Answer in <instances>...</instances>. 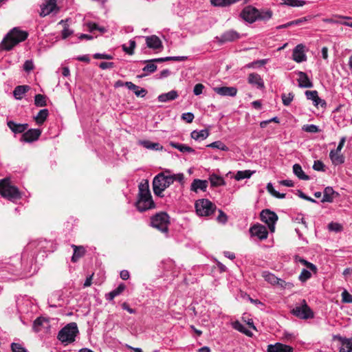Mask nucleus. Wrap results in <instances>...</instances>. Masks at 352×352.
Returning a JSON list of instances; mask_svg holds the SVG:
<instances>
[{
  "label": "nucleus",
  "mask_w": 352,
  "mask_h": 352,
  "mask_svg": "<svg viewBox=\"0 0 352 352\" xmlns=\"http://www.w3.org/2000/svg\"><path fill=\"white\" fill-rule=\"evenodd\" d=\"M209 180L212 186L217 187L226 185L224 179L216 174H212L209 177Z\"/></svg>",
  "instance_id": "f704fd0d"
},
{
  "label": "nucleus",
  "mask_w": 352,
  "mask_h": 352,
  "mask_svg": "<svg viewBox=\"0 0 352 352\" xmlns=\"http://www.w3.org/2000/svg\"><path fill=\"white\" fill-rule=\"evenodd\" d=\"M30 87L28 85H19L16 87L13 91L14 96L16 99H21L23 94H25Z\"/></svg>",
  "instance_id": "4c0bfd02"
},
{
  "label": "nucleus",
  "mask_w": 352,
  "mask_h": 352,
  "mask_svg": "<svg viewBox=\"0 0 352 352\" xmlns=\"http://www.w3.org/2000/svg\"><path fill=\"white\" fill-rule=\"evenodd\" d=\"M342 301L346 303H352V295H351L347 291L344 290L342 293Z\"/></svg>",
  "instance_id": "0e129e2a"
},
{
  "label": "nucleus",
  "mask_w": 352,
  "mask_h": 352,
  "mask_svg": "<svg viewBox=\"0 0 352 352\" xmlns=\"http://www.w3.org/2000/svg\"><path fill=\"white\" fill-rule=\"evenodd\" d=\"M261 219L263 222L267 224L271 231H274V225L278 220V215L269 209H265L261 212Z\"/></svg>",
  "instance_id": "1a4fd4ad"
},
{
  "label": "nucleus",
  "mask_w": 352,
  "mask_h": 352,
  "mask_svg": "<svg viewBox=\"0 0 352 352\" xmlns=\"http://www.w3.org/2000/svg\"><path fill=\"white\" fill-rule=\"evenodd\" d=\"M291 313L296 317L303 320L311 319L314 317L313 311L308 306L305 299L297 303L292 309Z\"/></svg>",
  "instance_id": "6e6552de"
},
{
  "label": "nucleus",
  "mask_w": 352,
  "mask_h": 352,
  "mask_svg": "<svg viewBox=\"0 0 352 352\" xmlns=\"http://www.w3.org/2000/svg\"><path fill=\"white\" fill-rule=\"evenodd\" d=\"M188 57L182 56H166L163 58H153L151 60H144V63H150V62H155V63H162L168 60H175V61H184L187 60Z\"/></svg>",
  "instance_id": "cd10ccee"
},
{
  "label": "nucleus",
  "mask_w": 352,
  "mask_h": 352,
  "mask_svg": "<svg viewBox=\"0 0 352 352\" xmlns=\"http://www.w3.org/2000/svg\"><path fill=\"white\" fill-rule=\"evenodd\" d=\"M305 96L308 100H311L313 101V104H314L316 100L318 99V91L313 90V91H305Z\"/></svg>",
  "instance_id": "4d7b16f0"
},
{
  "label": "nucleus",
  "mask_w": 352,
  "mask_h": 352,
  "mask_svg": "<svg viewBox=\"0 0 352 352\" xmlns=\"http://www.w3.org/2000/svg\"><path fill=\"white\" fill-rule=\"evenodd\" d=\"M263 277L266 281L272 285L278 284L279 280H280V279L278 278L274 274L269 272H263Z\"/></svg>",
  "instance_id": "79ce46f5"
},
{
  "label": "nucleus",
  "mask_w": 352,
  "mask_h": 352,
  "mask_svg": "<svg viewBox=\"0 0 352 352\" xmlns=\"http://www.w3.org/2000/svg\"><path fill=\"white\" fill-rule=\"evenodd\" d=\"M272 16V12L270 10H258V20L268 21Z\"/></svg>",
  "instance_id": "c03bdc74"
},
{
  "label": "nucleus",
  "mask_w": 352,
  "mask_h": 352,
  "mask_svg": "<svg viewBox=\"0 0 352 352\" xmlns=\"http://www.w3.org/2000/svg\"><path fill=\"white\" fill-rule=\"evenodd\" d=\"M240 38V34L234 30H230L219 36H216L215 39L219 44H223L227 42H232Z\"/></svg>",
  "instance_id": "9b49d317"
},
{
  "label": "nucleus",
  "mask_w": 352,
  "mask_h": 352,
  "mask_svg": "<svg viewBox=\"0 0 352 352\" xmlns=\"http://www.w3.org/2000/svg\"><path fill=\"white\" fill-rule=\"evenodd\" d=\"M240 16L244 21L252 23L258 20V9L252 6H248L242 10Z\"/></svg>",
  "instance_id": "9d476101"
},
{
  "label": "nucleus",
  "mask_w": 352,
  "mask_h": 352,
  "mask_svg": "<svg viewBox=\"0 0 352 352\" xmlns=\"http://www.w3.org/2000/svg\"><path fill=\"white\" fill-rule=\"evenodd\" d=\"M178 98L177 91L172 90L168 93L162 94L158 96L157 100L161 102H166L168 101L174 100Z\"/></svg>",
  "instance_id": "a878e982"
},
{
  "label": "nucleus",
  "mask_w": 352,
  "mask_h": 352,
  "mask_svg": "<svg viewBox=\"0 0 352 352\" xmlns=\"http://www.w3.org/2000/svg\"><path fill=\"white\" fill-rule=\"evenodd\" d=\"M59 23H64L65 25L64 28L61 32V36L63 39L67 38L73 34V31L68 28L67 25L65 23L63 20L60 21Z\"/></svg>",
  "instance_id": "6e6d98bb"
},
{
  "label": "nucleus",
  "mask_w": 352,
  "mask_h": 352,
  "mask_svg": "<svg viewBox=\"0 0 352 352\" xmlns=\"http://www.w3.org/2000/svg\"><path fill=\"white\" fill-rule=\"evenodd\" d=\"M294 174L301 180H309V177L305 173L301 166L298 164H295L293 166Z\"/></svg>",
  "instance_id": "473e14b6"
},
{
  "label": "nucleus",
  "mask_w": 352,
  "mask_h": 352,
  "mask_svg": "<svg viewBox=\"0 0 352 352\" xmlns=\"http://www.w3.org/2000/svg\"><path fill=\"white\" fill-rule=\"evenodd\" d=\"M170 173V169H165L154 177L152 185L153 193L155 196L160 198L165 196L164 190L173 184Z\"/></svg>",
  "instance_id": "f03ea898"
},
{
  "label": "nucleus",
  "mask_w": 352,
  "mask_h": 352,
  "mask_svg": "<svg viewBox=\"0 0 352 352\" xmlns=\"http://www.w3.org/2000/svg\"><path fill=\"white\" fill-rule=\"evenodd\" d=\"M170 177L172 178L173 183L175 181H177L181 184L184 183V175L183 173L170 174Z\"/></svg>",
  "instance_id": "680f3d73"
},
{
  "label": "nucleus",
  "mask_w": 352,
  "mask_h": 352,
  "mask_svg": "<svg viewBox=\"0 0 352 352\" xmlns=\"http://www.w3.org/2000/svg\"><path fill=\"white\" fill-rule=\"evenodd\" d=\"M146 43L148 47L157 50L162 47L161 40L155 35L146 37Z\"/></svg>",
  "instance_id": "5701e85b"
},
{
  "label": "nucleus",
  "mask_w": 352,
  "mask_h": 352,
  "mask_svg": "<svg viewBox=\"0 0 352 352\" xmlns=\"http://www.w3.org/2000/svg\"><path fill=\"white\" fill-rule=\"evenodd\" d=\"M250 232L252 236H256L261 240L267 239L268 236L267 228L260 224L252 226L250 229Z\"/></svg>",
  "instance_id": "4468645a"
},
{
  "label": "nucleus",
  "mask_w": 352,
  "mask_h": 352,
  "mask_svg": "<svg viewBox=\"0 0 352 352\" xmlns=\"http://www.w3.org/2000/svg\"><path fill=\"white\" fill-rule=\"evenodd\" d=\"M12 352H28L21 344L12 342L10 345Z\"/></svg>",
  "instance_id": "bf43d9fd"
},
{
  "label": "nucleus",
  "mask_w": 352,
  "mask_h": 352,
  "mask_svg": "<svg viewBox=\"0 0 352 352\" xmlns=\"http://www.w3.org/2000/svg\"><path fill=\"white\" fill-rule=\"evenodd\" d=\"M205 88L204 85L201 83L196 84L193 89V93L195 96H199L202 94L204 89Z\"/></svg>",
  "instance_id": "e2e57ef3"
},
{
  "label": "nucleus",
  "mask_w": 352,
  "mask_h": 352,
  "mask_svg": "<svg viewBox=\"0 0 352 352\" xmlns=\"http://www.w3.org/2000/svg\"><path fill=\"white\" fill-rule=\"evenodd\" d=\"M49 326V322L45 318L39 317L37 318L33 323V329L35 332H39L41 331V327L47 328Z\"/></svg>",
  "instance_id": "c756f323"
},
{
  "label": "nucleus",
  "mask_w": 352,
  "mask_h": 352,
  "mask_svg": "<svg viewBox=\"0 0 352 352\" xmlns=\"http://www.w3.org/2000/svg\"><path fill=\"white\" fill-rule=\"evenodd\" d=\"M28 36L27 32L21 30L18 28H14L3 38L1 46L2 49L9 51L20 42L25 41Z\"/></svg>",
  "instance_id": "7ed1b4c3"
},
{
  "label": "nucleus",
  "mask_w": 352,
  "mask_h": 352,
  "mask_svg": "<svg viewBox=\"0 0 352 352\" xmlns=\"http://www.w3.org/2000/svg\"><path fill=\"white\" fill-rule=\"evenodd\" d=\"M125 86L129 89L133 91L137 97L143 98L147 94V90L144 88H140L138 85L133 84L131 82H125Z\"/></svg>",
  "instance_id": "4be33fe9"
},
{
  "label": "nucleus",
  "mask_w": 352,
  "mask_h": 352,
  "mask_svg": "<svg viewBox=\"0 0 352 352\" xmlns=\"http://www.w3.org/2000/svg\"><path fill=\"white\" fill-rule=\"evenodd\" d=\"M248 82L253 86H256L258 89L265 88L264 81L261 76L256 73H251L248 75Z\"/></svg>",
  "instance_id": "6ab92c4d"
},
{
  "label": "nucleus",
  "mask_w": 352,
  "mask_h": 352,
  "mask_svg": "<svg viewBox=\"0 0 352 352\" xmlns=\"http://www.w3.org/2000/svg\"><path fill=\"white\" fill-rule=\"evenodd\" d=\"M194 118V114L191 112L184 113L182 116V118L188 123H191Z\"/></svg>",
  "instance_id": "69168bd1"
},
{
  "label": "nucleus",
  "mask_w": 352,
  "mask_h": 352,
  "mask_svg": "<svg viewBox=\"0 0 352 352\" xmlns=\"http://www.w3.org/2000/svg\"><path fill=\"white\" fill-rule=\"evenodd\" d=\"M40 16H45L53 12H56L58 8L56 5V0H45L41 6Z\"/></svg>",
  "instance_id": "f8f14e48"
},
{
  "label": "nucleus",
  "mask_w": 352,
  "mask_h": 352,
  "mask_svg": "<svg viewBox=\"0 0 352 352\" xmlns=\"http://www.w3.org/2000/svg\"><path fill=\"white\" fill-rule=\"evenodd\" d=\"M78 333L76 323L71 322L64 327L58 334V338L62 342L72 343Z\"/></svg>",
  "instance_id": "0eeeda50"
},
{
  "label": "nucleus",
  "mask_w": 352,
  "mask_h": 352,
  "mask_svg": "<svg viewBox=\"0 0 352 352\" xmlns=\"http://www.w3.org/2000/svg\"><path fill=\"white\" fill-rule=\"evenodd\" d=\"M53 252L52 243L47 240H36L30 242L25 248L21 255L22 265L25 261L32 265L34 262H37L38 257L43 259L47 252Z\"/></svg>",
  "instance_id": "f257e3e1"
},
{
  "label": "nucleus",
  "mask_w": 352,
  "mask_h": 352,
  "mask_svg": "<svg viewBox=\"0 0 352 352\" xmlns=\"http://www.w3.org/2000/svg\"><path fill=\"white\" fill-rule=\"evenodd\" d=\"M283 4L292 7H301L305 5L306 2L302 0H282Z\"/></svg>",
  "instance_id": "49530a36"
},
{
  "label": "nucleus",
  "mask_w": 352,
  "mask_h": 352,
  "mask_svg": "<svg viewBox=\"0 0 352 352\" xmlns=\"http://www.w3.org/2000/svg\"><path fill=\"white\" fill-rule=\"evenodd\" d=\"M219 214L217 218L218 222L221 223H226V221H228L227 215L221 210H219Z\"/></svg>",
  "instance_id": "338daca9"
},
{
  "label": "nucleus",
  "mask_w": 352,
  "mask_h": 352,
  "mask_svg": "<svg viewBox=\"0 0 352 352\" xmlns=\"http://www.w3.org/2000/svg\"><path fill=\"white\" fill-rule=\"evenodd\" d=\"M0 195L12 201L21 197L19 188L11 184L9 177L0 179Z\"/></svg>",
  "instance_id": "20e7f679"
},
{
  "label": "nucleus",
  "mask_w": 352,
  "mask_h": 352,
  "mask_svg": "<svg viewBox=\"0 0 352 352\" xmlns=\"http://www.w3.org/2000/svg\"><path fill=\"white\" fill-rule=\"evenodd\" d=\"M34 104L37 107H45L46 104L45 96L41 94H36L34 97Z\"/></svg>",
  "instance_id": "09e8293b"
},
{
  "label": "nucleus",
  "mask_w": 352,
  "mask_h": 352,
  "mask_svg": "<svg viewBox=\"0 0 352 352\" xmlns=\"http://www.w3.org/2000/svg\"><path fill=\"white\" fill-rule=\"evenodd\" d=\"M41 134L40 129H32L25 132L21 140L25 142H32L38 139Z\"/></svg>",
  "instance_id": "dca6fc26"
},
{
  "label": "nucleus",
  "mask_w": 352,
  "mask_h": 352,
  "mask_svg": "<svg viewBox=\"0 0 352 352\" xmlns=\"http://www.w3.org/2000/svg\"><path fill=\"white\" fill-rule=\"evenodd\" d=\"M49 115V111L47 109H43L39 111L37 116L35 117V120L38 124H42L47 119Z\"/></svg>",
  "instance_id": "a19ab883"
},
{
  "label": "nucleus",
  "mask_w": 352,
  "mask_h": 352,
  "mask_svg": "<svg viewBox=\"0 0 352 352\" xmlns=\"http://www.w3.org/2000/svg\"><path fill=\"white\" fill-rule=\"evenodd\" d=\"M195 208L196 213L199 217H209L217 209L214 204L208 199H200L195 201Z\"/></svg>",
  "instance_id": "423d86ee"
},
{
  "label": "nucleus",
  "mask_w": 352,
  "mask_h": 352,
  "mask_svg": "<svg viewBox=\"0 0 352 352\" xmlns=\"http://www.w3.org/2000/svg\"><path fill=\"white\" fill-rule=\"evenodd\" d=\"M170 145L175 148L178 149L182 153H193L195 152V150L191 148L190 146H188L185 144L170 142Z\"/></svg>",
  "instance_id": "58836bf2"
},
{
  "label": "nucleus",
  "mask_w": 352,
  "mask_h": 352,
  "mask_svg": "<svg viewBox=\"0 0 352 352\" xmlns=\"http://www.w3.org/2000/svg\"><path fill=\"white\" fill-rule=\"evenodd\" d=\"M336 192L334 191L332 187L328 186L326 187L323 192V197L321 200V202H329L331 203L333 201V195Z\"/></svg>",
  "instance_id": "7c9ffc66"
},
{
  "label": "nucleus",
  "mask_w": 352,
  "mask_h": 352,
  "mask_svg": "<svg viewBox=\"0 0 352 352\" xmlns=\"http://www.w3.org/2000/svg\"><path fill=\"white\" fill-rule=\"evenodd\" d=\"M313 168H314V170H317V171H322V172L325 171L324 164H323V162L322 161H320V160H316L314 162V165H313Z\"/></svg>",
  "instance_id": "052dcab7"
},
{
  "label": "nucleus",
  "mask_w": 352,
  "mask_h": 352,
  "mask_svg": "<svg viewBox=\"0 0 352 352\" xmlns=\"http://www.w3.org/2000/svg\"><path fill=\"white\" fill-rule=\"evenodd\" d=\"M294 261L296 263H300L302 265H305L308 268L310 271L313 272L314 273L317 272V267L314 265L313 263L307 261V260L304 259L303 258L300 257L298 255H296L294 256Z\"/></svg>",
  "instance_id": "72a5a7b5"
},
{
  "label": "nucleus",
  "mask_w": 352,
  "mask_h": 352,
  "mask_svg": "<svg viewBox=\"0 0 352 352\" xmlns=\"http://www.w3.org/2000/svg\"><path fill=\"white\" fill-rule=\"evenodd\" d=\"M136 46L135 41L133 40L129 41V47H126L125 45H122L123 51L129 55H132L134 53V49Z\"/></svg>",
  "instance_id": "3c124183"
},
{
  "label": "nucleus",
  "mask_w": 352,
  "mask_h": 352,
  "mask_svg": "<svg viewBox=\"0 0 352 352\" xmlns=\"http://www.w3.org/2000/svg\"><path fill=\"white\" fill-rule=\"evenodd\" d=\"M302 130L311 133H316L320 132V129L315 124H305L302 127Z\"/></svg>",
  "instance_id": "de8ad7c7"
},
{
  "label": "nucleus",
  "mask_w": 352,
  "mask_h": 352,
  "mask_svg": "<svg viewBox=\"0 0 352 352\" xmlns=\"http://www.w3.org/2000/svg\"><path fill=\"white\" fill-rule=\"evenodd\" d=\"M208 187V181L202 180L199 179H195L191 185L190 190L195 192H197L199 190L205 192Z\"/></svg>",
  "instance_id": "412c9836"
},
{
  "label": "nucleus",
  "mask_w": 352,
  "mask_h": 352,
  "mask_svg": "<svg viewBox=\"0 0 352 352\" xmlns=\"http://www.w3.org/2000/svg\"><path fill=\"white\" fill-rule=\"evenodd\" d=\"M137 209L140 212H144L147 210L154 208L155 205L151 198H138L135 204Z\"/></svg>",
  "instance_id": "ddd939ff"
},
{
  "label": "nucleus",
  "mask_w": 352,
  "mask_h": 352,
  "mask_svg": "<svg viewBox=\"0 0 352 352\" xmlns=\"http://www.w3.org/2000/svg\"><path fill=\"white\" fill-rule=\"evenodd\" d=\"M298 75V82L300 87L311 88L313 87V83L309 80L306 73L303 72H299Z\"/></svg>",
  "instance_id": "b1692460"
},
{
  "label": "nucleus",
  "mask_w": 352,
  "mask_h": 352,
  "mask_svg": "<svg viewBox=\"0 0 352 352\" xmlns=\"http://www.w3.org/2000/svg\"><path fill=\"white\" fill-rule=\"evenodd\" d=\"M253 173H254L253 171H251L250 170H239L236 172V175H234V179L236 181H240L243 179H248L252 176Z\"/></svg>",
  "instance_id": "37998d69"
},
{
  "label": "nucleus",
  "mask_w": 352,
  "mask_h": 352,
  "mask_svg": "<svg viewBox=\"0 0 352 352\" xmlns=\"http://www.w3.org/2000/svg\"><path fill=\"white\" fill-rule=\"evenodd\" d=\"M214 91L222 96L234 97L237 94V89L234 87H216L213 88Z\"/></svg>",
  "instance_id": "f3484780"
},
{
  "label": "nucleus",
  "mask_w": 352,
  "mask_h": 352,
  "mask_svg": "<svg viewBox=\"0 0 352 352\" xmlns=\"http://www.w3.org/2000/svg\"><path fill=\"white\" fill-rule=\"evenodd\" d=\"M154 62L147 63L148 64L142 69L146 72L144 75L152 74L157 69V65L153 63Z\"/></svg>",
  "instance_id": "864d4df0"
},
{
  "label": "nucleus",
  "mask_w": 352,
  "mask_h": 352,
  "mask_svg": "<svg viewBox=\"0 0 352 352\" xmlns=\"http://www.w3.org/2000/svg\"><path fill=\"white\" fill-rule=\"evenodd\" d=\"M209 134V131L207 129L195 130L191 133V138L195 140H205L208 137Z\"/></svg>",
  "instance_id": "c9c22d12"
},
{
  "label": "nucleus",
  "mask_w": 352,
  "mask_h": 352,
  "mask_svg": "<svg viewBox=\"0 0 352 352\" xmlns=\"http://www.w3.org/2000/svg\"><path fill=\"white\" fill-rule=\"evenodd\" d=\"M292 58L296 63H302L307 60V56L305 53V46L302 44H299L295 47L293 50Z\"/></svg>",
  "instance_id": "2eb2a0df"
},
{
  "label": "nucleus",
  "mask_w": 352,
  "mask_h": 352,
  "mask_svg": "<svg viewBox=\"0 0 352 352\" xmlns=\"http://www.w3.org/2000/svg\"><path fill=\"white\" fill-rule=\"evenodd\" d=\"M341 344L339 348L340 352H352V337L351 338H342L340 336H335Z\"/></svg>",
  "instance_id": "aec40b11"
},
{
  "label": "nucleus",
  "mask_w": 352,
  "mask_h": 352,
  "mask_svg": "<svg viewBox=\"0 0 352 352\" xmlns=\"http://www.w3.org/2000/svg\"><path fill=\"white\" fill-rule=\"evenodd\" d=\"M139 143L147 149L153 151H162L163 149V146L157 142H152L149 140H142L140 141Z\"/></svg>",
  "instance_id": "2f4dec72"
},
{
  "label": "nucleus",
  "mask_w": 352,
  "mask_h": 352,
  "mask_svg": "<svg viewBox=\"0 0 352 352\" xmlns=\"http://www.w3.org/2000/svg\"><path fill=\"white\" fill-rule=\"evenodd\" d=\"M337 152L336 150H331L329 153V157L333 165L338 166L344 162V157L343 155Z\"/></svg>",
  "instance_id": "bb28decb"
},
{
  "label": "nucleus",
  "mask_w": 352,
  "mask_h": 352,
  "mask_svg": "<svg viewBox=\"0 0 352 352\" xmlns=\"http://www.w3.org/2000/svg\"><path fill=\"white\" fill-rule=\"evenodd\" d=\"M207 147L217 148L223 151H228L229 148L221 141L218 140L207 145Z\"/></svg>",
  "instance_id": "a18cd8bd"
},
{
  "label": "nucleus",
  "mask_w": 352,
  "mask_h": 352,
  "mask_svg": "<svg viewBox=\"0 0 352 352\" xmlns=\"http://www.w3.org/2000/svg\"><path fill=\"white\" fill-rule=\"evenodd\" d=\"M294 98V95L292 93H289L288 94H283L281 95V98L283 101V104L285 106H289L292 102Z\"/></svg>",
  "instance_id": "603ef678"
},
{
  "label": "nucleus",
  "mask_w": 352,
  "mask_h": 352,
  "mask_svg": "<svg viewBox=\"0 0 352 352\" xmlns=\"http://www.w3.org/2000/svg\"><path fill=\"white\" fill-rule=\"evenodd\" d=\"M232 327L239 331L241 333H244L245 335L248 336H252V332L248 330L242 323H241L239 321L236 320L232 323Z\"/></svg>",
  "instance_id": "ea45409f"
},
{
  "label": "nucleus",
  "mask_w": 352,
  "mask_h": 352,
  "mask_svg": "<svg viewBox=\"0 0 352 352\" xmlns=\"http://www.w3.org/2000/svg\"><path fill=\"white\" fill-rule=\"evenodd\" d=\"M126 289V285L124 283L119 284L117 288L111 291V300L117 296L120 295Z\"/></svg>",
  "instance_id": "8fccbe9b"
},
{
  "label": "nucleus",
  "mask_w": 352,
  "mask_h": 352,
  "mask_svg": "<svg viewBox=\"0 0 352 352\" xmlns=\"http://www.w3.org/2000/svg\"><path fill=\"white\" fill-rule=\"evenodd\" d=\"M170 223V216L166 212H157L151 217L150 225L166 236L168 234Z\"/></svg>",
  "instance_id": "39448f33"
},
{
  "label": "nucleus",
  "mask_w": 352,
  "mask_h": 352,
  "mask_svg": "<svg viewBox=\"0 0 352 352\" xmlns=\"http://www.w3.org/2000/svg\"><path fill=\"white\" fill-rule=\"evenodd\" d=\"M8 126L14 133H21L25 131L28 129V124H16L14 121L10 120L7 123Z\"/></svg>",
  "instance_id": "393cba45"
},
{
  "label": "nucleus",
  "mask_w": 352,
  "mask_h": 352,
  "mask_svg": "<svg viewBox=\"0 0 352 352\" xmlns=\"http://www.w3.org/2000/svg\"><path fill=\"white\" fill-rule=\"evenodd\" d=\"M309 16H305V17H302L300 19H298L292 21H291L292 25H300L302 24L303 23L309 21Z\"/></svg>",
  "instance_id": "774afa93"
},
{
  "label": "nucleus",
  "mask_w": 352,
  "mask_h": 352,
  "mask_svg": "<svg viewBox=\"0 0 352 352\" xmlns=\"http://www.w3.org/2000/svg\"><path fill=\"white\" fill-rule=\"evenodd\" d=\"M267 352H294V348L280 342H276L274 344L267 346Z\"/></svg>",
  "instance_id": "a211bd4d"
},
{
  "label": "nucleus",
  "mask_w": 352,
  "mask_h": 352,
  "mask_svg": "<svg viewBox=\"0 0 352 352\" xmlns=\"http://www.w3.org/2000/svg\"><path fill=\"white\" fill-rule=\"evenodd\" d=\"M88 30L90 32H93L95 30H98L100 32H104L106 31L105 28L103 27H99L97 24L94 23H88L87 24Z\"/></svg>",
  "instance_id": "13d9d810"
},
{
  "label": "nucleus",
  "mask_w": 352,
  "mask_h": 352,
  "mask_svg": "<svg viewBox=\"0 0 352 352\" xmlns=\"http://www.w3.org/2000/svg\"><path fill=\"white\" fill-rule=\"evenodd\" d=\"M152 196L151 195L148 185L147 184H140L139 185V193H138V198H151Z\"/></svg>",
  "instance_id": "e433bc0d"
},
{
  "label": "nucleus",
  "mask_w": 352,
  "mask_h": 352,
  "mask_svg": "<svg viewBox=\"0 0 352 352\" xmlns=\"http://www.w3.org/2000/svg\"><path fill=\"white\" fill-rule=\"evenodd\" d=\"M311 276V272L307 269H303L300 274L298 278L302 283H305L309 279Z\"/></svg>",
  "instance_id": "5fc2aeb1"
},
{
  "label": "nucleus",
  "mask_w": 352,
  "mask_h": 352,
  "mask_svg": "<svg viewBox=\"0 0 352 352\" xmlns=\"http://www.w3.org/2000/svg\"><path fill=\"white\" fill-rule=\"evenodd\" d=\"M72 247L74 249V254L72 256V261L74 263L77 262L81 257L85 254V249L83 246H78L72 245Z\"/></svg>",
  "instance_id": "c85d7f7f"
}]
</instances>
